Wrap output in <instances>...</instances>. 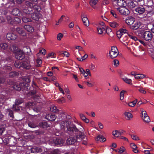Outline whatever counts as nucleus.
I'll use <instances>...</instances> for the list:
<instances>
[{
    "label": "nucleus",
    "instance_id": "f257e3e1",
    "mask_svg": "<svg viewBox=\"0 0 154 154\" xmlns=\"http://www.w3.org/2000/svg\"><path fill=\"white\" fill-rule=\"evenodd\" d=\"M25 6H23V11L25 14H30L32 19L36 21H38L42 15L39 12L41 10V7L37 5H33L30 1H26L25 2Z\"/></svg>",
    "mask_w": 154,
    "mask_h": 154
},
{
    "label": "nucleus",
    "instance_id": "f03ea898",
    "mask_svg": "<svg viewBox=\"0 0 154 154\" xmlns=\"http://www.w3.org/2000/svg\"><path fill=\"white\" fill-rule=\"evenodd\" d=\"M69 121H61L60 123L61 129L65 130L66 128L67 133L70 135H72L74 132H78L79 134L77 135L78 137H83V136L82 134H83L80 132V131L76 128L75 125H69Z\"/></svg>",
    "mask_w": 154,
    "mask_h": 154
},
{
    "label": "nucleus",
    "instance_id": "7ed1b4c3",
    "mask_svg": "<svg viewBox=\"0 0 154 154\" xmlns=\"http://www.w3.org/2000/svg\"><path fill=\"white\" fill-rule=\"evenodd\" d=\"M14 65L16 67L22 70H29L31 68V66L29 58H26L24 60L21 62L18 61H15Z\"/></svg>",
    "mask_w": 154,
    "mask_h": 154
},
{
    "label": "nucleus",
    "instance_id": "20e7f679",
    "mask_svg": "<svg viewBox=\"0 0 154 154\" xmlns=\"http://www.w3.org/2000/svg\"><path fill=\"white\" fill-rule=\"evenodd\" d=\"M10 49L14 54L15 57L17 59L22 60L25 57V56L24 52L17 47L16 45H11Z\"/></svg>",
    "mask_w": 154,
    "mask_h": 154
},
{
    "label": "nucleus",
    "instance_id": "39448f33",
    "mask_svg": "<svg viewBox=\"0 0 154 154\" xmlns=\"http://www.w3.org/2000/svg\"><path fill=\"white\" fill-rule=\"evenodd\" d=\"M80 132L82 133H83V134H82L83 137H77V135L79 134L78 132H74L73 133V135L74 134H75L76 135V137H70L67 139L66 140V143L68 145H72L76 141L77 139H80L82 140L85 138V135L84 133L81 131Z\"/></svg>",
    "mask_w": 154,
    "mask_h": 154
},
{
    "label": "nucleus",
    "instance_id": "423d86ee",
    "mask_svg": "<svg viewBox=\"0 0 154 154\" xmlns=\"http://www.w3.org/2000/svg\"><path fill=\"white\" fill-rule=\"evenodd\" d=\"M109 56L111 59H114L117 57L119 54L118 50L116 46H112L111 51L109 52Z\"/></svg>",
    "mask_w": 154,
    "mask_h": 154
},
{
    "label": "nucleus",
    "instance_id": "0eeeda50",
    "mask_svg": "<svg viewBox=\"0 0 154 154\" xmlns=\"http://www.w3.org/2000/svg\"><path fill=\"white\" fill-rule=\"evenodd\" d=\"M25 6L26 7H27L25 5V3L23 5H22L21 7V9L22 10V11H21L18 9L17 8H15L13 9L12 11V14L15 16H23V15L25 14V13H24L23 11V6Z\"/></svg>",
    "mask_w": 154,
    "mask_h": 154
},
{
    "label": "nucleus",
    "instance_id": "6e6552de",
    "mask_svg": "<svg viewBox=\"0 0 154 154\" xmlns=\"http://www.w3.org/2000/svg\"><path fill=\"white\" fill-rule=\"evenodd\" d=\"M142 36L146 41H149L152 37V34L151 32L149 31H146L143 33Z\"/></svg>",
    "mask_w": 154,
    "mask_h": 154
},
{
    "label": "nucleus",
    "instance_id": "1a4fd4ad",
    "mask_svg": "<svg viewBox=\"0 0 154 154\" xmlns=\"http://www.w3.org/2000/svg\"><path fill=\"white\" fill-rule=\"evenodd\" d=\"M117 11L122 15H127L130 14L129 11L125 7L118 8H117Z\"/></svg>",
    "mask_w": 154,
    "mask_h": 154
},
{
    "label": "nucleus",
    "instance_id": "9d476101",
    "mask_svg": "<svg viewBox=\"0 0 154 154\" xmlns=\"http://www.w3.org/2000/svg\"><path fill=\"white\" fill-rule=\"evenodd\" d=\"M9 145L11 146H15L17 143V139L14 137L11 136H8Z\"/></svg>",
    "mask_w": 154,
    "mask_h": 154
},
{
    "label": "nucleus",
    "instance_id": "9b49d317",
    "mask_svg": "<svg viewBox=\"0 0 154 154\" xmlns=\"http://www.w3.org/2000/svg\"><path fill=\"white\" fill-rule=\"evenodd\" d=\"M64 140L61 138H55L53 139V142L57 146H60L61 144L63 145L64 143Z\"/></svg>",
    "mask_w": 154,
    "mask_h": 154
},
{
    "label": "nucleus",
    "instance_id": "f8f14e48",
    "mask_svg": "<svg viewBox=\"0 0 154 154\" xmlns=\"http://www.w3.org/2000/svg\"><path fill=\"white\" fill-rule=\"evenodd\" d=\"M31 152L35 154L40 153L42 152V149L39 147L35 146H33L30 149Z\"/></svg>",
    "mask_w": 154,
    "mask_h": 154
},
{
    "label": "nucleus",
    "instance_id": "ddd939ff",
    "mask_svg": "<svg viewBox=\"0 0 154 154\" xmlns=\"http://www.w3.org/2000/svg\"><path fill=\"white\" fill-rule=\"evenodd\" d=\"M135 20L134 18L132 16H129L126 18L125 22L128 25L131 26L134 23Z\"/></svg>",
    "mask_w": 154,
    "mask_h": 154
},
{
    "label": "nucleus",
    "instance_id": "4468645a",
    "mask_svg": "<svg viewBox=\"0 0 154 154\" xmlns=\"http://www.w3.org/2000/svg\"><path fill=\"white\" fill-rule=\"evenodd\" d=\"M125 6H127L130 8H135L136 5L132 0H126Z\"/></svg>",
    "mask_w": 154,
    "mask_h": 154
},
{
    "label": "nucleus",
    "instance_id": "2eb2a0df",
    "mask_svg": "<svg viewBox=\"0 0 154 154\" xmlns=\"http://www.w3.org/2000/svg\"><path fill=\"white\" fill-rule=\"evenodd\" d=\"M17 37L16 35L12 32L8 33L6 35V38L8 40H14L16 39Z\"/></svg>",
    "mask_w": 154,
    "mask_h": 154
},
{
    "label": "nucleus",
    "instance_id": "dca6fc26",
    "mask_svg": "<svg viewBox=\"0 0 154 154\" xmlns=\"http://www.w3.org/2000/svg\"><path fill=\"white\" fill-rule=\"evenodd\" d=\"M140 6V7H138L135 9V11L139 14H141L145 12V9L143 5Z\"/></svg>",
    "mask_w": 154,
    "mask_h": 154
},
{
    "label": "nucleus",
    "instance_id": "f3484780",
    "mask_svg": "<svg viewBox=\"0 0 154 154\" xmlns=\"http://www.w3.org/2000/svg\"><path fill=\"white\" fill-rule=\"evenodd\" d=\"M6 112L8 114L10 119L11 120L13 119L14 117L13 111L10 109H6Z\"/></svg>",
    "mask_w": 154,
    "mask_h": 154
},
{
    "label": "nucleus",
    "instance_id": "a211bd4d",
    "mask_svg": "<svg viewBox=\"0 0 154 154\" xmlns=\"http://www.w3.org/2000/svg\"><path fill=\"white\" fill-rule=\"evenodd\" d=\"M81 17L84 24L86 26H88L89 25V22L87 17L84 16V15L83 14L81 15Z\"/></svg>",
    "mask_w": 154,
    "mask_h": 154
},
{
    "label": "nucleus",
    "instance_id": "6ab92c4d",
    "mask_svg": "<svg viewBox=\"0 0 154 154\" xmlns=\"http://www.w3.org/2000/svg\"><path fill=\"white\" fill-rule=\"evenodd\" d=\"M117 3L119 6L121 7H125L126 4V0H117Z\"/></svg>",
    "mask_w": 154,
    "mask_h": 154
},
{
    "label": "nucleus",
    "instance_id": "aec40b11",
    "mask_svg": "<svg viewBox=\"0 0 154 154\" xmlns=\"http://www.w3.org/2000/svg\"><path fill=\"white\" fill-rule=\"evenodd\" d=\"M56 116L53 114H48L46 116V118L48 120L54 121L56 119Z\"/></svg>",
    "mask_w": 154,
    "mask_h": 154
},
{
    "label": "nucleus",
    "instance_id": "412c9836",
    "mask_svg": "<svg viewBox=\"0 0 154 154\" xmlns=\"http://www.w3.org/2000/svg\"><path fill=\"white\" fill-rule=\"evenodd\" d=\"M39 125L41 128L46 129L49 127L47 122L45 121H43L39 123Z\"/></svg>",
    "mask_w": 154,
    "mask_h": 154
},
{
    "label": "nucleus",
    "instance_id": "4be33fe9",
    "mask_svg": "<svg viewBox=\"0 0 154 154\" xmlns=\"http://www.w3.org/2000/svg\"><path fill=\"white\" fill-rule=\"evenodd\" d=\"M24 28L29 32H33L34 31L33 27L30 25H25Z\"/></svg>",
    "mask_w": 154,
    "mask_h": 154
},
{
    "label": "nucleus",
    "instance_id": "5701e85b",
    "mask_svg": "<svg viewBox=\"0 0 154 154\" xmlns=\"http://www.w3.org/2000/svg\"><path fill=\"white\" fill-rule=\"evenodd\" d=\"M140 23L136 22L134 25L131 26L130 28L132 29L136 30L140 28Z\"/></svg>",
    "mask_w": 154,
    "mask_h": 154
},
{
    "label": "nucleus",
    "instance_id": "b1692460",
    "mask_svg": "<svg viewBox=\"0 0 154 154\" xmlns=\"http://www.w3.org/2000/svg\"><path fill=\"white\" fill-rule=\"evenodd\" d=\"M95 139L96 140H99L100 142H104L106 141V139L105 137H103V136L99 134L97 136Z\"/></svg>",
    "mask_w": 154,
    "mask_h": 154
},
{
    "label": "nucleus",
    "instance_id": "393cba45",
    "mask_svg": "<svg viewBox=\"0 0 154 154\" xmlns=\"http://www.w3.org/2000/svg\"><path fill=\"white\" fill-rule=\"evenodd\" d=\"M97 0H91L89 2L90 5L94 8L95 9V5L97 3Z\"/></svg>",
    "mask_w": 154,
    "mask_h": 154
},
{
    "label": "nucleus",
    "instance_id": "a878e982",
    "mask_svg": "<svg viewBox=\"0 0 154 154\" xmlns=\"http://www.w3.org/2000/svg\"><path fill=\"white\" fill-rule=\"evenodd\" d=\"M18 72L16 71H12L9 73V76L10 78H13L18 75Z\"/></svg>",
    "mask_w": 154,
    "mask_h": 154
},
{
    "label": "nucleus",
    "instance_id": "bb28decb",
    "mask_svg": "<svg viewBox=\"0 0 154 154\" xmlns=\"http://www.w3.org/2000/svg\"><path fill=\"white\" fill-rule=\"evenodd\" d=\"M50 110L53 112H58L59 110L57 109V107L54 106H51L50 107Z\"/></svg>",
    "mask_w": 154,
    "mask_h": 154
},
{
    "label": "nucleus",
    "instance_id": "cd10ccee",
    "mask_svg": "<svg viewBox=\"0 0 154 154\" xmlns=\"http://www.w3.org/2000/svg\"><path fill=\"white\" fill-rule=\"evenodd\" d=\"M109 24L111 27L113 28L117 27L119 25L118 23L115 22H109Z\"/></svg>",
    "mask_w": 154,
    "mask_h": 154
},
{
    "label": "nucleus",
    "instance_id": "c85d7f7f",
    "mask_svg": "<svg viewBox=\"0 0 154 154\" xmlns=\"http://www.w3.org/2000/svg\"><path fill=\"white\" fill-rule=\"evenodd\" d=\"M22 20L23 22L25 23H27L32 21V19L31 18L24 17H22Z\"/></svg>",
    "mask_w": 154,
    "mask_h": 154
},
{
    "label": "nucleus",
    "instance_id": "c756f323",
    "mask_svg": "<svg viewBox=\"0 0 154 154\" xmlns=\"http://www.w3.org/2000/svg\"><path fill=\"white\" fill-rule=\"evenodd\" d=\"M13 24H18L20 23L21 20L20 18L18 17H15L13 20Z\"/></svg>",
    "mask_w": 154,
    "mask_h": 154
},
{
    "label": "nucleus",
    "instance_id": "7c9ffc66",
    "mask_svg": "<svg viewBox=\"0 0 154 154\" xmlns=\"http://www.w3.org/2000/svg\"><path fill=\"white\" fill-rule=\"evenodd\" d=\"M79 116L80 118L82 120H84V119L86 120H85V123H88L89 122V120L87 118L84 114H79Z\"/></svg>",
    "mask_w": 154,
    "mask_h": 154
},
{
    "label": "nucleus",
    "instance_id": "2f4dec72",
    "mask_svg": "<svg viewBox=\"0 0 154 154\" xmlns=\"http://www.w3.org/2000/svg\"><path fill=\"white\" fill-rule=\"evenodd\" d=\"M6 19L8 23L11 25L13 24V20L10 16H7L6 17Z\"/></svg>",
    "mask_w": 154,
    "mask_h": 154
},
{
    "label": "nucleus",
    "instance_id": "473e14b6",
    "mask_svg": "<svg viewBox=\"0 0 154 154\" xmlns=\"http://www.w3.org/2000/svg\"><path fill=\"white\" fill-rule=\"evenodd\" d=\"M60 151L59 149H54L51 151L50 154H60Z\"/></svg>",
    "mask_w": 154,
    "mask_h": 154
},
{
    "label": "nucleus",
    "instance_id": "72a5a7b5",
    "mask_svg": "<svg viewBox=\"0 0 154 154\" xmlns=\"http://www.w3.org/2000/svg\"><path fill=\"white\" fill-rule=\"evenodd\" d=\"M104 27H98L97 28V30L98 31V32L99 34H101L103 33V30H105V27L106 26H104Z\"/></svg>",
    "mask_w": 154,
    "mask_h": 154
},
{
    "label": "nucleus",
    "instance_id": "f704fd0d",
    "mask_svg": "<svg viewBox=\"0 0 154 154\" xmlns=\"http://www.w3.org/2000/svg\"><path fill=\"white\" fill-rule=\"evenodd\" d=\"M137 102V100L136 99L133 101L129 103H128V105L131 107H134L135 105Z\"/></svg>",
    "mask_w": 154,
    "mask_h": 154
},
{
    "label": "nucleus",
    "instance_id": "c9c22d12",
    "mask_svg": "<svg viewBox=\"0 0 154 154\" xmlns=\"http://www.w3.org/2000/svg\"><path fill=\"white\" fill-rule=\"evenodd\" d=\"M112 134L114 136L117 137L120 136V135L119 132V131L117 130H115L114 131H113L112 132Z\"/></svg>",
    "mask_w": 154,
    "mask_h": 154
},
{
    "label": "nucleus",
    "instance_id": "e433bc0d",
    "mask_svg": "<svg viewBox=\"0 0 154 154\" xmlns=\"http://www.w3.org/2000/svg\"><path fill=\"white\" fill-rule=\"evenodd\" d=\"M145 77V76L143 74H137V76H135V77H134L135 78L137 79H141L143 78H144Z\"/></svg>",
    "mask_w": 154,
    "mask_h": 154
},
{
    "label": "nucleus",
    "instance_id": "4c0bfd02",
    "mask_svg": "<svg viewBox=\"0 0 154 154\" xmlns=\"http://www.w3.org/2000/svg\"><path fill=\"white\" fill-rule=\"evenodd\" d=\"M122 79L125 82L128 84H130L132 82V81L131 79H128L127 78L124 77Z\"/></svg>",
    "mask_w": 154,
    "mask_h": 154
},
{
    "label": "nucleus",
    "instance_id": "58836bf2",
    "mask_svg": "<svg viewBox=\"0 0 154 154\" xmlns=\"http://www.w3.org/2000/svg\"><path fill=\"white\" fill-rule=\"evenodd\" d=\"M3 69L7 71H10L12 70V68L10 66L6 65L4 67Z\"/></svg>",
    "mask_w": 154,
    "mask_h": 154
},
{
    "label": "nucleus",
    "instance_id": "ea45409f",
    "mask_svg": "<svg viewBox=\"0 0 154 154\" xmlns=\"http://www.w3.org/2000/svg\"><path fill=\"white\" fill-rule=\"evenodd\" d=\"M0 47L3 49H6L8 47V45L6 43H2L0 44Z\"/></svg>",
    "mask_w": 154,
    "mask_h": 154
},
{
    "label": "nucleus",
    "instance_id": "a19ab883",
    "mask_svg": "<svg viewBox=\"0 0 154 154\" xmlns=\"http://www.w3.org/2000/svg\"><path fill=\"white\" fill-rule=\"evenodd\" d=\"M34 103L32 102H28L26 104V106L29 108H33Z\"/></svg>",
    "mask_w": 154,
    "mask_h": 154
},
{
    "label": "nucleus",
    "instance_id": "79ce46f5",
    "mask_svg": "<svg viewBox=\"0 0 154 154\" xmlns=\"http://www.w3.org/2000/svg\"><path fill=\"white\" fill-rule=\"evenodd\" d=\"M3 143L5 145L8 144L9 145V138L8 136L7 137L3 138Z\"/></svg>",
    "mask_w": 154,
    "mask_h": 154
},
{
    "label": "nucleus",
    "instance_id": "37998d69",
    "mask_svg": "<svg viewBox=\"0 0 154 154\" xmlns=\"http://www.w3.org/2000/svg\"><path fill=\"white\" fill-rule=\"evenodd\" d=\"M149 56L152 58V60H154V51L153 49L150 50L149 51Z\"/></svg>",
    "mask_w": 154,
    "mask_h": 154
},
{
    "label": "nucleus",
    "instance_id": "c03bdc74",
    "mask_svg": "<svg viewBox=\"0 0 154 154\" xmlns=\"http://www.w3.org/2000/svg\"><path fill=\"white\" fill-rule=\"evenodd\" d=\"M125 116H127L129 119L132 118L133 117L132 114L129 112H125Z\"/></svg>",
    "mask_w": 154,
    "mask_h": 154
},
{
    "label": "nucleus",
    "instance_id": "a18cd8bd",
    "mask_svg": "<svg viewBox=\"0 0 154 154\" xmlns=\"http://www.w3.org/2000/svg\"><path fill=\"white\" fill-rule=\"evenodd\" d=\"M125 150V148L123 146H121L118 149V152L120 153H122Z\"/></svg>",
    "mask_w": 154,
    "mask_h": 154
},
{
    "label": "nucleus",
    "instance_id": "49530a36",
    "mask_svg": "<svg viewBox=\"0 0 154 154\" xmlns=\"http://www.w3.org/2000/svg\"><path fill=\"white\" fill-rule=\"evenodd\" d=\"M12 109H14V110L16 111H18L20 109L18 107V105H13Z\"/></svg>",
    "mask_w": 154,
    "mask_h": 154
},
{
    "label": "nucleus",
    "instance_id": "de8ad7c7",
    "mask_svg": "<svg viewBox=\"0 0 154 154\" xmlns=\"http://www.w3.org/2000/svg\"><path fill=\"white\" fill-rule=\"evenodd\" d=\"M125 92H126V91L122 90L120 93V99L121 100H122L124 99V93Z\"/></svg>",
    "mask_w": 154,
    "mask_h": 154
},
{
    "label": "nucleus",
    "instance_id": "09e8293b",
    "mask_svg": "<svg viewBox=\"0 0 154 154\" xmlns=\"http://www.w3.org/2000/svg\"><path fill=\"white\" fill-rule=\"evenodd\" d=\"M124 35L119 30L117 32V35L119 38H122L123 37Z\"/></svg>",
    "mask_w": 154,
    "mask_h": 154
},
{
    "label": "nucleus",
    "instance_id": "8fccbe9b",
    "mask_svg": "<svg viewBox=\"0 0 154 154\" xmlns=\"http://www.w3.org/2000/svg\"><path fill=\"white\" fill-rule=\"evenodd\" d=\"M28 125L29 127L32 128H34L36 127V125L32 122H29L28 123Z\"/></svg>",
    "mask_w": 154,
    "mask_h": 154
},
{
    "label": "nucleus",
    "instance_id": "3c124183",
    "mask_svg": "<svg viewBox=\"0 0 154 154\" xmlns=\"http://www.w3.org/2000/svg\"><path fill=\"white\" fill-rule=\"evenodd\" d=\"M138 5L139 6L143 5L144 4V0H137Z\"/></svg>",
    "mask_w": 154,
    "mask_h": 154
},
{
    "label": "nucleus",
    "instance_id": "603ef678",
    "mask_svg": "<svg viewBox=\"0 0 154 154\" xmlns=\"http://www.w3.org/2000/svg\"><path fill=\"white\" fill-rule=\"evenodd\" d=\"M22 100L20 99H16L15 100V104L16 105H18L19 104H20L21 103H22Z\"/></svg>",
    "mask_w": 154,
    "mask_h": 154
},
{
    "label": "nucleus",
    "instance_id": "864d4df0",
    "mask_svg": "<svg viewBox=\"0 0 154 154\" xmlns=\"http://www.w3.org/2000/svg\"><path fill=\"white\" fill-rule=\"evenodd\" d=\"M23 50L24 51V53H28L30 51V49L28 47L25 46L23 47Z\"/></svg>",
    "mask_w": 154,
    "mask_h": 154
},
{
    "label": "nucleus",
    "instance_id": "5fc2aeb1",
    "mask_svg": "<svg viewBox=\"0 0 154 154\" xmlns=\"http://www.w3.org/2000/svg\"><path fill=\"white\" fill-rule=\"evenodd\" d=\"M110 13L115 18H117L118 17V15L116 14V12L113 10H111L110 11Z\"/></svg>",
    "mask_w": 154,
    "mask_h": 154
},
{
    "label": "nucleus",
    "instance_id": "6e6d98bb",
    "mask_svg": "<svg viewBox=\"0 0 154 154\" xmlns=\"http://www.w3.org/2000/svg\"><path fill=\"white\" fill-rule=\"evenodd\" d=\"M106 33L108 35H109L110 32H111L112 29L109 26H106Z\"/></svg>",
    "mask_w": 154,
    "mask_h": 154
},
{
    "label": "nucleus",
    "instance_id": "4d7b16f0",
    "mask_svg": "<svg viewBox=\"0 0 154 154\" xmlns=\"http://www.w3.org/2000/svg\"><path fill=\"white\" fill-rule=\"evenodd\" d=\"M114 65L115 66H117L119 64V60L116 59H115L113 60Z\"/></svg>",
    "mask_w": 154,
    "mask_h": 154
},
{
    "label": "nucleus",
    "instance_id": "13d9d810",
    "mask_svg": "<svg viewBox=\"0 0 154 154\" xmlns=\"http://www.w3.org/2000/svg\"><path fill=\"white\" fill-rule=\"evenodd\" d=\"M45 52L46 50L45 49H43L39 51V53L37 54V55H39L40 54H42L45 55Z\"/></svg>",
    "mask_w": 154,
    "mask_h": 154
},
{
    "label": "nucleus",
    "instance_id": "bf43d9fd",
    "mask_svg": "<svg viewBox=\"0 0 154 154\" xmlns=\"http://www.w3.org/2000/svg\"><path fill=\"white\" fill-rule=\"evenodd\" d=\"M119 31L122 32V34H123V35H125V34H128L127 32L128 31L126 29H120Z\"/></svg>",
    "mask_w": 154,
    "mask_h": 154
},
{
    "label": "nucleus",
    "instance_id": "052dcab7",
    "mask_svg": "<svg viewBox=\"0 0 154 154\" xmlns=\"http://www.w3.org/2000/svg\"><path fill=\"white\" fill-rule=\"evenodd\" d=\"M7 12L5 10L0 9V15H5Z\"/></svg>",
    "mask_w": 154,
    "mask_h": 154
},
{
    "label": "nucleus",
    "instance_id": "680f3d73",
    "mask_svg": "<svg viewBox=\"0 0 154 154\" xmlns=\"http://www.w3.org/2000/svg\"><path fill=\"white\" fill-rule=\"evenodd\" d=\"M131 138L134 140H139V138L137 137H136V135H131Z\"/></svg>",
    "mask_w": 154,
    "mask_h": 154
},
{
    "label": "nucleus",
    "instance_id": "e2e57ef3",
    "mask_svg": "<svg viewBox=\"0 0 154 154\" xmlns=\"http://www.w3.org/2000/svg\"><path fill=\"white\" fill-rule=\"evenodd\" d=\"M143 120L145 122L149 123L150 122V120L149 116H146L145 118H143Z\"/></svg>",
    "mask_w": 154,
    "mask_h": 154
},
{
    "label": "nucleus",
    "instance_id": "0e129e2a",
    "mask_svg": "<svg viewBox=\"0 0 154 154\" xmlns=\"http://www.w3.org/2000/svg\"><path fill=\"white\" fill-rule=\"evenodd\" d=\"M18 33L23 36H24L26 35V33L24 32L23 29H22L21 30L19 31Z\"/></svg>",
    "mask_w": 154,
    "mask_h": 154
},
{
    "label": "nucleus",
    "instance_id": "69168bd1",
    "mask_svg": "<svg viewBox=\"0 0 154 154\" xmlns=\"http://www.w3.org/2000/svg\"><path fill=\"white\" fill-rule=\"evenodd\" d=\"M138 91L141 93L145 94L146 93V91L143 89V88H140L138 89Z\"/></svg>",
    "mask_w": 154,
    "mask_h": 154
},
{
    "label": "nucleus",
    "instance_id": "338daca9",
    "mask_svg": "<svg viewBox=\"0 0 154 154\" xmlns=\"http://www.w3.org/2000/svg\"><path fill=\"white\" fill-rule=\"evenodd\" d=\"M63 37V35L61 33H59L58 34L57 36V38L58 40H60L61 38Z\"/></svg>",
    "mask_w": 154,
    "mask_h": 154
},
{
    "label": "nucleus",
    "instance_id": "774afa93",
    "mask_svg": "<svg viewBox=\"0 0 154 154\" xmlns=\"http://www.w3.org/2000/svg\"><path fill=\"white\" fill-rule=\"evenodd\" d=\"M14 89L17 91H20L21 90V88L20 85H14L13 87Z\"/></svg>",
    "mask_w": 154,
    "mask_h": 154
}]
</instances>
